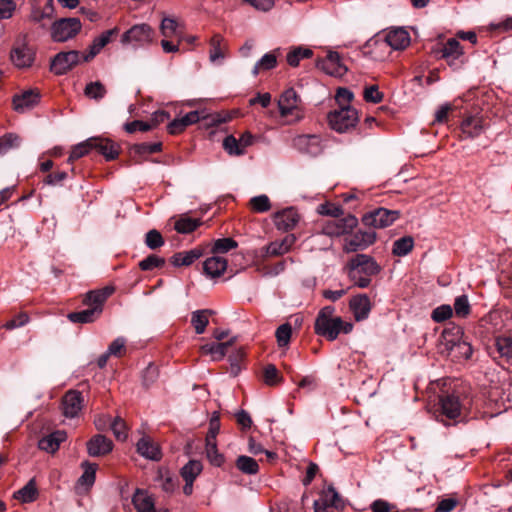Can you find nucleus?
<instances>
[{"instance_id":"1","label":"nucleus","mask_w":512,"mask_h":512,"mask_svg":"<svg viewBox=\"0 0 512 512\" xmlns=\"http://www.w3.org/2000/svg\"><path fill=\"white\" fill-rule=\"evenodd\" d=\"M335 308L333 306L323 307L315 320V333L325 337L329 341L335 340L340 332L348 334L352 331L353 325L344 322L341 317L335 316Z\"/></svg>"},{"instance_id":"2","label":"nucleus","mask_w":512,"mask_h":512,"mask_svg":"<svg viewBox=\"0 0 512 512\" xmlns=\"http://www.w3.org/2000/svg\"><path fill=\"white\" fill-rule=\"evenodd\" d=\"M327 119L332 130L338 133H346L355 128L359 121V115L354 107H346L329 112Z\"/></svg>"},{"instance_id":"3","label":"nucleus","mask_w":512,"mask_h":512,"mask_svg":"<svg viewBox=\"0 0 512 512\" xmlns=\"http://www.w3.org/2000/svg\"><path fill=\"white\" fill-rule=\"evenodd\" d=\"M155 38L154 29L146 23L135 24L121 37L123 45L131 44L134 47H145L153 43Z\"/></svg>"},{"instance_id":"4","label":"nucleus","mask_w":512,"mask_h":512,"mask_svg":"<svg viewBox=\"0 0 512 512\" xmlns=\"http://www.w3.org/2000/svg\"><path fill=\"white\" fill-rule=\"evenodd\" d=\"M82 29L78 18H61L51 26V38L55 42H66L74 38Z\"/></svg>"},{"instance_id":"5","label":"nucleus","mask_w":512,"mask_h":512,"mask_svg":"<svg viewBox=\"0 0 512 512\" xmlns=\"http://www.w3.org/2000/svg\"><path fill=\"white\" fill-rule=\"evenodd\" d=\"M400 217L398 210H388L386 208H377L363 215V225L373 228L382 229L392 225Z\"/></svg>"},{"instance_id":"6","label":"nucleus","mask_w":512,"mask_h":512,"mask_svg":"<svg viewBox=\"0 0 512 512\" xmlns=\"http://www.w3.org/2000/svg\"><path fill=\"white\" fill-rule=\"evenodd\" d=\"M357 225L358 219L354 215L349 214L342 218L338 217L326 221L322 225V233L327 236L338 237L351 233Z\"/></svg>"},{"instance_id":"7","label":"nucleus","mask_w":512,"mask_h":512,"mask_svg":"<svg viewBox=\"0 0 512 512\" xmlns=\"http://www.w3.org/2000/svg\"><path fill=\"white\" fill-rule=\"evenodd\" d=\"M84 54L77 50L57 53L51 61V71L56 75H64L83 61Z\"/></svg>"},{"instance_id":"8","label":"nucleus","mask_w":512,"mask_h":512,"mask_svg":"<svg viewBox=\"0 0 512 512\" xmlns=\"http://www.w3.org/2000/svg\"><path fill=\"white\" fill-rule=\"evenodd\" d=\"M377 234L375 231L358 230L354 234L344 238L342 249L345 253H354L364 250L374 244Z\"/></svg>"},{"instance_id":"9","label":"nucleus","mask_w":512,"mask_h":512,"mask_svg":"<svg viewBox=\"0 0 512 512\" xmlns=\"http://www.w3.org/2000/svg\"><path fill=\"white\" fill-rule=\"evenodd\" d=\"M293 147L300 153L318 156L323 151L322 139L317 134L297 135L292 140Z\"/></svg>"},{"instance_id":"10","label":"nucleus","mask_w":512,"mask_h":512,"mask_svg":"<svg viewBox=\"0 0 512 512\" xmlns=\"http://www.w3.org/2000/svg\"><path fill=\"white\" fill-rule=\"evenodd\" d=\"M300 98L293 88L285 90L279 100L278 107L281 116H295L296 120H300L303 116L299 110Z\"/></svg>"},{"instance_id":"11","label":"nucleus","mask_w":512,"mask_h":512,"mask_svg":"<svg viewBox=\"0 0 512 512\" xmlns=\"http://www.w3.org/2000/svg\"><path fill=\"white\" fill-rule=\"evenodd\" d=\"M316 66L334 77H342L347 72V67L342 63L339 53L334 51H329L324 59L317 60Z\"/></svg>"},{"instance_id":"12","label":"nucleus","mask_w":512,"mask_h":512,"mask_svg":"<svg viewBox=\"0 0 512 512\" xmlns=\"http://www.w3.org/2000/svg\"><path fill=\"white\" fill-rule=\"evenodd\" d=\"M347 270L358 271L359 273L373 276L380 272V266L369 255L357 254L346 265Z\"/></svg>"},{"instance_id":"13","label":"nucleus","mask_w":512,"mask_h":512,"mask_svg":"<svg viewBox=\"0 0 512 512\" xmlns=\"http://www.w3.org/2000/svg\"><path fill=\"white\" fill-rule=\"evenodd\" d=\"M440 415L449 419L456 420L461 416L462 404L457 395L444 394L439 397Z\"/></svg>"},{"instance_id":"14","label":"nucleus","mask_w":512,"mask_h":512,"mask_svg":"<svg viewBox=\"0 0 512 512\" xmlns=\"http://www.w3.org/2000/svg\"><path fill=\"white\" fill-rule=\"evenodd\" d=\"M40 92L37 89L26 90L13 96V109L18 113H25L38 105Z\"/></svg>"},{"instance_id":"15","label":"nucleus","mask_w":512,"mask_h":512,"mask_svg":"<svg viewBox=\"0 0 512 512\" xmlns=\"http://www.w3.org/2000/svg\"><path fill=\"white\" fill-rule=\"evenodd\" d=\"M464 47L457 38H449L441 49V58L445 59L449 66H457L464 62Z\"/></svg>"},{"instance_id":"16","label":"nucleus","mask_w":512,"mask_h":512,"mask_svg":"<svg viewBox=\"0 0 512 512\" xmlns=\"http://www.w3.org/2000/svg\"><path fill=\"white\" fill-rule=\"evenodd\" d=\"M83 408V396L77 390H69L62 398V410L65 417L74 418L78 416Z\"/></svg>"},{"instance_id":"17","label":"nucleus","mask_w":512,"mask_h":512,"mask_svg":"<svg viewBox=\"0 0 512 512\" xmlns=\"http://www.w3.org/2000/svg\"><path fill=\"white\" fill-rule=\"evenodd\" d=\"M89 144L92 146V150H96L108 161L114 160L119 155V146L110 139L91 137L89 138Z\"/></svg>"},{"instance_id":"18","label":"nucleus","mask_w":512,"mask_h":512,"mask_svg":"<svg viewBox=\"0 0 512 512\" xmlns=\"http://www.w3.org/2000/svg\"><path fill=\"white\" fill-rule=\"evenodd\" d=\"M299 220L300 215L293 207L283 209L274 215V223L277 229L285 232L294 229Z\"/></svg>"},{"instance_id":"19","label":"nucleus","mask_w":512,"mask_h":512,"mask_svg":"<svg viewBox=\"0 0 512 512\" xmlns=\"http://www.w3.org/2000/svg\"><path fill=\"white\" fill-rule=\"evenodd\" d=\"M384 41L394 50H404L410 44V35L404 28L397 27L388 30Z\"/></svg>"},{"instance_id":"20","label":"nucleus","mask_w":512,"mask_h":512,"mask_svg":"<svg viewBox=\"0 0 512 512\" xmlns=\"http://www.w3.org/2000/svg\"><path fill=\"white\" fill-rule=\"evenodd\" d=\"M113 449L112 441L104 435H94L87 442V452L92 457H100L110 453Z\"/></svg>"},{"instance_id":"21","label":"nucleus","mask_w":512,"mask_h":512,"mask_svg":"<svg viewBox=\"0 0 512 512\" xmlns=\"http://www.w3.org/2000/svg\"><path fill=\"white\" fill-rule=\"evenodd\" d=\"M118 32L119 29L114 27L104 31L101 35L94 38L92 44L89 47V52L83 56V62L92 60L111 41L112 36L117 35Z\"/></svg>"},{"instance_id":"22","label":"nucleus","mask_w":512,"mask_h":512,"mask_svg":"<svg viewBox=\"0 0 512 512\" xmlns=\"http://www.w3.org/2000/svg\"><path fill=\"white\" fill-rule=\"evenodd\" d=\"M114 292V288L107 286L100 290H93L89 291L85 298H84V304L91 306L92 309H99L100 314L103 310V304L108 299L109 296H111Z\"/></svg>"},{"instance_id":"23","label":"nucleus","mask_w":512,"mask_h":512,"mask_svg":"<svg viewBox=\"0 0 512 512\" xmlns=\"http://www.w3.org/2000/svg\"><path fill=\"white\" fill-rule=\"evenodd\" d=\"M137 452L152 461H159L162 458L159 445L149 437H142L137 442Z\"/></svg>"},{"instance_id":"24","label":"nucleus","mask_w":512,"mask_h":512,"mask_svg":"<svg viewBox=\"0 0 512 512\" xmlns=\"http://www.w3.org/2000/svg\"><path fill=\"white\" fill-rule=\"evenodd\" d=\"M349 306L357 321L366 319L371 311L370 299L365 294L353 297L349 302Z\"/></svg>"},{"instance_id":"25","label":"nucleus","mask_w":512,"mask_h":512,"mask_svg":"<svg viewBox=\"0 0 512 512\" xmlns=\"http://www.w3.org/2000/svg\"><path fill=\"white\" fill-rule=\"evenodd\" d=\"M204 255V249L201 247H195L189 251H182L175 253L171 258L170 262L175 267L189 266L196 260Z\"/></svg>"},{"instance_id":"26","label":"nucleus","mask_w":512,"mask_h":512,"mask_svg":"<svg viewBox=\"0 0 512 512\" xmlns=\"http://www.w3.org/2000/svg\"><path fill=\"white\" fill-rule=\"evenodd\" d=\"M484 120L481 116H468L461 123L462 134L467 138L478 137L484 131Z\"/></svg>"},{"instance_id":"27","label":"nucleus","mask_w":512,"mask_h":512,"mask_svg":"<svg viewBox=\"0 0 512 512\" xmlns=\"http://www.w3.org/2000/svg\"><path fill=\"white\" fill-rule=\"evenodd\" d=\"M132 504L137 512H154L155 503L146 490L137 488L132 497Z\"/></svg>"},{"instance_id":"28","label":"nucleus","mask_w":512,"mask_h":512,"mask_svg":"<svg viewBox=\"0 0 512 512\" xmlns=\"http://www.w3.org/2000/svg\"><path fill=\"white\" fill-rule=\"evenodd\" d=\"M67 438L65 431L57 430L39 440V449L48 453H54L59 449V446Z\"/></svg>"},{"instance_id":"29","label":"nucleus","mask_w":512,"mask_h":512,"mask_svg":"<svg viewBox=\"0 0 512 512\" xmlns=\"http://www.w3.org/2000/svg\"><path fill=\"white\" fill-rule=\"evenodd\" d=\"M233 343L234 339L221 343H208L202 345L200 351L204 355H210L213 361H220L225 357L227 349L232 346Z\"/></svg>"},{"instance_id":"30","label":"nucleus","mask_w":512,"mask_h":512,"mask_svg":"<svg viewBox=\"0 0 512 512\" xmlns=\"http://www.w3.org/2000/svg\"><path fill=\"white\" fill-rule=\"evenodd\" d=\"M227 268V260L220 256L207 258L203 263L204 273L211 277H220Z\"/></svg>"},{"instance_id":"31","label":"nucleus","mask_w":512,"mask_h":512,"mask_svg":"<svg viewBox=\"0 0 512 512\" xmlns=\"http://www.w3.org/2000/svg\"><path fill=\"white\" fill-rule=\"evenodd\" d=\"M11 60L19 68L29 67L33 62V53L27 46L17 47L11 52Z\"/></svg>"},{"instance_id":"32","label":"nucleus","mask_w":512,"mask_h":512,"mask_svg":"<svg viewBox=\"0 0 512 512\" xmlns=\"http://www.w3.org/2000/svg\"><path fill=\"white\" fill-rule=\"evenodd\" d=\"M495 347L499 357L507 364L512 365V337L499 336L495 339Z\"/></svg>"},{"instance_id":"33","label":"nucleus","mask_w":512,"mask_h":512,"mask_svg":"<svg viewBox=\"0 0 512 512\" xmlns=\"http://www.w3.org/2000/svg\"><path fill=\"white\" fill-rule=\"evenodd\" d=\"M213 313L214 312L210 309H202L192 312L191 324L196 334H202L205 332V329L209 324V316Z\"/></svg>"},{"instance_id":"34","label":"nucleus","mask_w":512,"mask_h":512,"mask_svg":"<svg viewBox=\"0 0 512 512\" xmlns=\"http://www.w3.org/2000/svg\"><path fill=\"white\" fill-rule=\"evenodd\" d=\"M160 32L164 38L180 37V24L176 18L164 17L160 24Z\"/></svg>"},{"instance_id":"35","label":"nucleus","mask_w":512,"mask_h":512,"mask_svg":"<svg viewBox=\"0 0 512 512\" xmlns=\"http://www.w3.org/2000/svg\"><path fill=\"white\" fill-rule=\"evenodd\" d=\"M81 466L83 468V474L78 479L77 485L85 486L86 488H90L95 482L96 471H97L98 466H97V464L90 463L88 461L83 462Z\"/></svg>"},{"instance_id":"36","label":"nucleus","mask_w":512,"mask_h":512,"mask_svg":"<svg viewBox=\"0 0 512 512\" xmlns=\"http://www.w3.org/2000/svg\"><path fill=\"white\" fill-rule=\"evenodd\" d=\"M99 316V309L88 308L78 312H71L67 315V318L72 323H91L94 322Z\"/></svg>"},{"instance_id":"37","label":"nucleus","mask_w":512,"mask_h":512,"mask_svg":"<svg viewBox=\"0 0 512 512\" xmlns=\"http://www.w3.org/2000/svg\"><path fill=\"white\" fill-rule=\"evenodd\" d=\"M235 465L239 471L248 475H255L259 471V465L255 459L241 455L236 459Z\"/></svg>"},{"instance_id":"38","label":"nucleus","mask_w":512,"mask_h":512,"mask_svg":"<svg viewBox=\"0 0 512 512\" xmlns=\"http://www.w3.org/2000/svg\"><path fill=\"white\" fill-rule=\"evenodd\" d=\"M313 56L310 48L296 47L287 54V63L292 67H297L302 59H308Z\"/></svg>"},{"instance_id":"39","label":"nucleus","mask_w":512,"mask_h":512,"mask_svg":"<svg viewBox=\"0 0 512 512\" xmlns=\"http://www.w3.org/2000/svg\"><path fill=\"white\" fill-rule=\"evenodd\" d=\"M37 494L38 492L34 480H30L24 487L14 493V498L23 503H29L36 499Z\"/></svg>"},{"instance_id":"40","label":"nucleus","mask_w":512,"mask_h":512,"mask_svg":"<svg viewBox=\"0 0 512 512\" xmlns=\"http://www.w3.org/2000/svg\"><path fill=\"white\" fill-rule=\"evenodd\" d=\"M319 499L332 508L343 507V502L333 486H328L327 488L323 489Z\"/></svg>"},{"instance_id":"41","label":"nucleus","mask_w":512,"mask_h":512,"mask_svg":"<svg viewBox=\"0 0 512 512\" xmlns=\"http://www.w3.org/2000/svg\"><path fill=\"white\" fill-rule=\"evenodd\" d=\"M203 469L202 463L198 460H190L181 469V476L184 480L195 481Z\"/></svg>"},{"instance_id":"42","label":"nucleus","mask_w":512,"mask_h":512,"mask_svg":"<svg viewBox=\"0 0 512 512\" xmlns=\"http://www.w3.org/2000/svg\"><path fill=\"white\" fill-rule=\"evenodd\" d=\"M413 246V238L411 236H405L394 242L392 252L396 256H405L413 249Z\"/></svg>"},{"instance_id":"43","label":"nucleus","mask_w":512,"mask_h":512,"mask_svg":"<svg viewBox=\"0 0 512 512\" xmlns=\"http://www.w3.org/2000/svg\"><path fill=\"white\" fill-rule=\"evenodd\" d=\"M206 456L209 462L216 467H220L224 463V456L219 453L216 441L206 440Z\"/></svg>"},{"instance_id":"44","label":"nucleus","mask_w":512,"mask_h":512,"mask_svg":"<svg viewBox=\"0 0 512 512\" xmlns=\"http://www.w3.org/2000/svg\"><path fill=\"white\" fill-rule=\"evenodd\" d=\"M107 90L100 81L90 82L84 89V94L90 99L101 100L105 97Z\"/></svg>"},{"instance_id":"45","label":"nucleus","mask_w":512,"mask_h":512,"mask_svg":"<svg viewBox=\"0 0 512 512\" xmlns=\"http://www.w3.org/2000/svg\"><path fill=\"white\" fill-rule=\"evenodd\" d=\"M277 64V57L274 53H266L254 66L252 73L257 76L262 70H271Z\"/></svg>"},{"instance_id":"46","label":"nucleus","mask_w":512,"mask_h":512,"mask_svg":"<svg viewBox=\"0 0 512 512\" xmlns=\"http://www.w3.org/2000/svg\"><path fill=\"white\" fill-rule=\"evenodd\" d=\"M224 39L221 35L216 34L210 40V60L215 62L219 59H223L225 57L224 49L222 47Z\"/></svg>"},{"instance_id":"47","label":"nucleus","mask_w":512,"mask_h":512,"mask_svg":"<svg viewBox=\"0 0 512 512\" xmlns=\"http://www.w3.org/2000/svg\"><path fill=\"white\" fill-rule=\"evenodd\" d=\"M200 225V220L189 217H182L175 223V230L178 233L187 234L193 232Z\"/></svg>"},{"instance_id":"48","label":"nucleus","mask_w":512,"mask_h":512,"mask_svg":"<svg viewBox=\"0 0 512 512\" xmlns=\"http://www.w3.org/2000/svg\"><path fill=\"white\" fill-rule=\"evenodd\" d=\"M21 144V138L14 133H7L0 137V154L7 153L12 148H17Z\"/></svg>"},{"instance_id":"49","label":"nucleus","mask_w":512,"mask_h":512,"mask_svg":"<svg viewBox=\"0 0 512 512\" xmlns=\"http://www.w3.org/2000/svg\"><path fill=\"white\" fill-rule=\"evenodd\" d=\"M237 246L238 243L232 238H220L214 241L211 252L213 254L227 253Z\"/></svg>"},{"instance_id":"50","label":"nucleus","mask_w":512,"mask_h":512,"mask_svg":"<svg viewBox=\"0 0 512 512\" xmlns=\"http://www.w3.org/2000/svg\"><path fill=\"white\" fill-rule=\"evenodd\" d=\"M165 265V259L155 254L147 256L139 262V268L142 271H151L156 268H161Z\"/></svg>"},{"instance_id":"51","label":"nucleus","mask_w":512,"mask_h":512,"mask_svg":"<svg viewBox=\"0 0 512 512\" xmlns=\"http://www.w3.org/2000/svg\"><path fill=\"white\" fill-rule=\"evenodd\" d=\"M291 335H292V327L289 323H284V324L280 325L275 332L278 346L286 347L290 342Z\"/></svg>"},{"instance_id":"52","label":"nucleus","mask_w":512,"mask_h":512,"mask_svg":"<svg viewBox=\"0 0 512 512\" xmlns=\"http://www.w3.org/2000/svg\"><path fill=\"white\" fill-rule=\"evenodd\" d=\"M263 380L265 384L275 386L282 381V377L279 375V371L276 366L269 364L264 368Z\"/></svg>"},{"instance_id":"53","label":"nucleus","mask_w":512,"mask_h":512,"mask_svg":"<svg viewBox=\"0 0 512 512\" xmlns=\"http://www.w3.org/2000/svg\"><path fill=\"white\" fill-rule=\"evenodd\" d=\"M250 207L254 212L263 213L271 208V203L267 195H259L251 198Z\"/></svg>"},{"instance_id":"54","label":"nucleus","mask_w":512,"mask_h":512,"mask_svg":"<svg viewBox=\"0 0 512 512\" xmlns=\"http://www.w3.org/2000/svg\"><path fill=\"white\" fill-rule=\"evenodd\" d=\"M92 150L89 144V139L75 145L69 155L68 162L73 163L75 160L87 155Z\"/></svg>"},{"instance_id":"55","label":"nucleus","mask_w":512,"mask_h":512,"mask_svg":"<svg viewBox=\"0 0 512 512\" xmlns=\"http://www.w3.org/2000/svg\"><path fill=\"white\" fill-rule=\"evenodd\" d=\"M145 244L148 248L155 250L164 245V239L158 230L152 229L145 235Z\"/></svg>"},{"instance_id":"56","label":"nucleus","mask_w":512,"mask_h":512,"mask_svg":"<svg viewBox=\"0 0 512 512\" xmlns=\"http://www.w3.org/2000/svg\"><path fill=\"white\" fill-rule=\"evenodd\" d=\"M223 147L229 155H242L243 149L239 145V141L233 135H228L224 138Z\"/></svg>"},{"instance_id":"57","label":"nucleus","mask_w":512,"mask_h":512,"mask_svg":"<svg viewBox=\"0 0 512 512\" xmlns=\"http://www.w3.org/2000/svg\"><path fill=\"white\" fill-rule=\"evenodd\" d=\"M29 321V315L26 312H20L14 318L8 320L2 327L6 330H14L25 326Z\"/></svg>"},{"instance_id":"58","label":"nucleus","mask_w":512,"mask_h":512,"mask_svg":"<svg viewBox=\"0 0 512 512\" xmlns=\"http://www.w3.org/2000/svg\"><path fill=\"white\" fill-rule=\"evenodd\" d=\"M354 98V94L347 88H338L335 101L337 102L339 108L352 107L350 103Z\"/></svg>"},{"instance_id":"59","label":"nucleus","mask_w":512,"mask_h":512,"mask_svg":"<svg viewBox=\"0 0 512 512\" xmlns=\"http://www.w3.org/2000/svg\"><path fill=\"white\" fill-rule=\"evenodd\" d=\"M454 311L458 317H466L470 313V304L466 295L458 296L454 302Z\"/></svg>"},{"instance_id":"60","label":"nucleus","mask_w":512,"mask_h":512,"mask_svg":"<svg viewBox=\"0 0 512 512\" xmlns=\"http://www.w3.org/2000/svg\"><path fill=\"white\" fill-rule=\"evenodd\" d=\"M453 315V309L450 305H441L432 311L431 318L434 322L441 323Z\"/></svg>"},{"instance_id":"61","label":"nucleus","mask_w":512,"mask_h":512,"mask_svg":"<svg viewBox=\"0 0 512 512\" xmlns=\"http://www.w3.org/2000/svg\"><path fill=\"white\" fill-rule=\"evenodd\" d=\"M363 97L366 102L378 104L382 102L384 95L377 85H372L364 89Z\"/></svg>"},{"instance_id":"62","label":"nucleus","mask_w":512,"mask_h":512,"mask_svg":"<svg viewBox=\"0 0 512 512\" xmlns=\"http://www.w3.org/2000/svg\"><path fill=\"white\" fill-rule=\"evenodd\" d=\"M318 212L322 215L338 218L343 215V209L340 205L325 203L319 206Z\"/></svg>"},{"instance_id":"63","label":"nucleus","mask_w":512,"mask_h":512,"mask_svg":"<svg viewBox=\"0 0 512 512\" xmlns=\"http://www.w3.org/2000/svg\"><path fill=\"white\" fill-rule=\"evenodd\" d=\"M348 276L360 288H366L371 283V276L359 273L358 271L348 270Z\"/></svg>"},{"instance_id":"64","label":"nucleus","mask_w":512,"mask_h":512,"mask_svg":"<svg viewBox=\"0 0 512 512\" xmlns=\"http://www.w3.org/2000/svg\"><path fill=\"white\" fill-rule=\"evenodd\" d=\"M110 427H111V430L113 431V434L116 437V439L121 440V441L126 439V437H127L126 425H125V422L121 418L116 417L113 420V422L111 423Z\"/></svg>"}]
</instances>
